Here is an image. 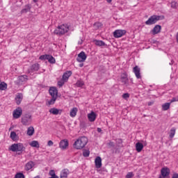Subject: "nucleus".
Masks as SVG:
<instances>
[{"label": "nucleus", "instance_id": "obj_36", "mask_svg": "<svg viewBox=\"0 0 178 178\" xmlns=\"http://www.w3.org/2000/svg\"><path fill=\"white\" fill-rule=\"evenodd\" d=\"M49 176H51V177L49 178H59L56 174H55V170H51L49 172Z\"/></svg>", "mask_w": 178, "mask_h": 178}, {"label": "nucleus", "instance_id": "obj_39", "mask_svg": "<svg viewBox=\"0 0 178 178\" xmlns=\"http://www.w3.org/2000/svg\"><path fill=\"white\" fill-rule=\"evenodd\" d=\"M66 81L62 78L60 81H58V86H59V87H63Z\"/></svg>", "mask_w": 178, "mask_h": 178}, {"label": "nucleus", "instance_id": "obj_47", "mask_svg": "<svg viewBox=\"0 0 178 178\" xmlns=\"http://www.w3.org/2000/svg\"><path fill=\"white\" fill-rule=\"evenodd\" d=\"M47 145L49 147H52V145H54V142H52V140H49L47 143Z\"/></svg>", "mask_w": 178, "mask_h": 178}, {"label": "nucleus", "instance_id": "obj_26", "mask_svg": "<svg viewBox=\"0 0 178 178\" xmlns=\"http://www.w3.org/2000/svg\"><path fill=\"white\" fill-rule=\"evenodd\" d=\"M78 111L77 108L74 107L70 112V116H71V118H75L76 115H77Z\"/></svg>", "mask_w": 178, "mask_h": 178}, {"label": "nucleus", "instance_id": "obj_55", "mask_svg": "<svg viewBox=\"0 0 178 178\" xmlns=\"http://www.w3.org/2000/svg\"><path fill=\"white\" fill-rule=\"evenodd\" d=\"M33 2L35 3L38 2V0H33Z\"/></svg>", "mask_w": 178, "mask_h": 178}, {"label": "nucleus", "instance_id": "obj_40", "mask_svg": "<svg viewBox=\"0 0 178 178\" xmlns=\"http://www.w3.org/2000/svg\"><path fill=\"white\" fill-rule=\"evenodd\" d=\"M76 87H83V86H84V81H77V82L76 83Z\"/></svg>", "mask_w": 178, "mask_h": 178}, {"label": "nucleus", "instance_id": "obj_27", "mask_svg": "<svg viewBox=\"0 0 178 178\" xmlns=\"http://www.w3.org/2000/svg\"><path fill=\"white\" fill-rule=\"evenodd\" d=\"M94 42L97 47H105L106 45L102 40H95Z\"/></svg>", "mask_w": 178, "mask_h": 178}, {"label": "nucleus", "instance_id": "obj_10", "mask_svg": "<svg viewBox=\"0 0 178 178\" xmlns=\"http://www.w3.org/2000/svg\"><path fill=\"white\" fill-rule=\"evenodd\" d=\"M121 82L124 85V86H129V78L127 77V74L123 73L121 74L120 77Z\"/></svg>", "mask_w": 178, "mask_h": 178}, {"label": "nucleus", "instance_id": "obj_52", "mask_svg": "<svg viewBox=\"0 0 178 178\" xmlns=\"http://www.w3.org/2000/svg\"><path fill=\"white\" fill-rule=\"evenodd\" d=\"M108 3H111V2H112V0H106Z\"/></svg>", "mask_w": 178, "mask_h": 178}, {"label": "nucleus", "instance_id": "obj_28", "mask_svg": "<svg viewBox=\"0 0 178 178\" xmlns=\"http://www.w3.org/2000/svg\"><path fill=\"white\" fill-rule=\"evenodd\" d=\"M31 70L33 72H38L40 70V64L35 63L31 67Z\"/></svg>", "mask_w": 178, "mask_h": 178}, {"label": "nucleus", "instance_id": "obj_33", "mask_svg": "<svg viewBox=\"0 0 178 178\" xmlns=\"http://www.w3.org/2000/svg\"><path fill=\"white\" fill-rule=\"evenodd\" d=\"M47 60L49 63H51V64L56 63V60H55V58H54V56H52L51 55H49Z\"/></svg>", "mask_w": 178, "mask_h": 178}, {"label": "nucleus", "instance_id": "obj_41", "mask_svg": "<svg viewBox=\"0 0 178 178\" xmlns=\"http://www.w3.org/2000/svg\"><path fill=\"white\" fill-rule=\"evenodd\" d=\"M83 156H85V158H88V156H90V151L84 150L83 152Z\"/></svg>", "mask_w": 178, "mask_h": 178}, {"label": "nucleus", "instance_id": "obj_3", "mask_svg": "<svg viewBox=\"0 0 178 178\" xmlns=\"http://www.w3.org/2000/svg\"><path fill=\"white\" fill-rule=\"evenodd\" d=\"M24 149H26V147L22 143H14L9 147V150L13 152H20L24 151Z\"/></svg>", "mask_w": 178, "mask_h": 178}, {"label": "nucleus", "instance_id": "obj_23", "mask_svg": "<svg viewBox=\"0 0 178 178\" xmlns=\"http://www.w3.org/2000/svg\"><path fill=\"white\" fill-rule=\"evenodd\" d=\"M35 165V164L31 161L28 162L25 165V170H30L31 169H33Z\"/></svg>", "mask_w": 178, "mask_h": 178}, {"label": "nucleus", "instance_id": "obj_50", "mask_svg": "<svg viewBox=\"0 0 178 178\" xmlns=\"http://www.w3.org/2000/svg\"><path fill=\"white\" fill-rule=\"evenodd\" d=\"M98 133H101L102 131V129L101 128H97Z\"/></svg>", "mask_w": 178, "mask_h": 178}, {"label": "nucleus", "instance_id": "obj_15", "mask_svg": "<svg viewBox=\"0 0 178 178\" xmlns=\"http://www.w3.org/2000/svg\"><path fill=\"white\" fill-rule=\"evenodd\" d=\"M161 30H162V26H161V25H156L152 30V33L155 35V34H159V33H161Z\"/></svg>", "mask_w": 178, "mask_h": 178}, {"label": "nucleus", "instance_id": "obj_16", "mask_svg": "<svg viewBox=\"0 0 178 178\" xmlns=\"http://www.w3.org/2000/svg\"><path fill=\"white\" fill-rule=\"evenodd\" d=\"M133 72L136 79H141V74L140 73V67H138V66H135L133 69Z\"/></svg>", "mask_w": 178, "mask_h": 178}, {"label": "nucleus", "instance_id": "obj_6", "mask_svg": "<svg viewBox=\"0 0 178 178\" xmlns=\"http://www.w3.org/2000/svg\"><path fill=\"white\" fill-rule=\"evenodd\" d=\"M126 33V30L118 29L113 32V37H115V38H120V37L125 35Z\"/></svg>", "mask_w": 178, "mask_h": 178}, {"label": "nucleus", "instance_id": "obj_30", "mask_svg": "<svg viewBox=\"0 0 178 178\" xmlns=\"http://www.w3.org/2000/svg\"><path fill=\"white\" fill-rule=\"evenodd\" d=\"M176 127H172L171 128L170 131V138H173V137H175V136L176 135Z\"/></svg>", "mask_w": 178, "mask_h": 178}, {"label": "nucleus", "instance_id": "obj_46", "mask_svg": "<svg viewBox=\"0 0 178 178\" xmlns=\"http://www.w3.org/2000/svg\"><path fill=\"white\" fill-rule=\"evenodd\" d=\"M178 102V96L173 97L170 101V104H172V102Z\"/></svg>", "mask_w": 178, "mask_h": 178}, {"label": "nucleus", "instance_id": "obj_54", "mask_svg": "<svg viewBox=\"0 0 178 178\" xmlns=\"http://www.w3.org/2000/svg\"><path fill=\"white\" fill-rule=\"evenodd\" d=\"M118 140L119 141V143H122V139H118Z\"/></svg>", "mask_w": 178, "mask_h": 178}, {"label": "nucleus", "instance_id": "obj_19", "mask_svg": "<svg viewBox=\"0 0 178 178\" xmlns=\"http://www.w3.org/2000/svg\"><path fill=\"white\" fill-rule=\"evenodd\" d=\"M70 76H72V71H67L63 74L62 79L67 82V80H69V77H70Z\"/></svg>", "mask_w": 178, "mask_h": 178}, {"label": "nucleus", "instance_id": "obj_4", "mask_svg": "<svg viewBox=\"0 0 178 178\" xmlns=\"http://www.w3.org/2000/svg\"><path fill=\"white\" fill-rule=\"evenodd\" d=\"M31 122H33V120L31 118V115L30 114H25L22 116L21 120V123H22L24 126H30Z\"/></svg>", "mask_w": 178, "mask_h": 178}, {"label": "nucleus", "instance_id": "obj_56", "mask_svg": "<svg viewBox=\"0 0 178 178\" xmlns=\"http://www.w3.org/2000/svg\"><path fill=\"white\" fill-rule=\"evenodd\" d=\"M12 129H13V127H10L9 128V131H10V130H12Z\"/></svg>", "mask_w": 178, "mask_h": 178}, {"label": "nucleus", "instance_id": "obj_25", "mask_svg": "<svg viewBox=\"0 0 178 178\" xmlns=\"http://www.w3.org/2000/svg\"><path fill=\"white\" fill-rule=\"evenodd\" d=\"M68 175H69V170L67 169H63L60 172V177L67 178Z\"/></svg>", "mask_w": 178, "mask_h": 178}, {"label": "nucleus", "instance_id": "obj_38", "mask_svg": "<svg viewBox=\"0 0 178 178\" xmlns=\"http://www.w3.org/2000/svg\"><path fill=\"white\" fill-rule=\"evenodd\" d=\"M49 56V54H45V55H42L40 56L39 59H40V60H48V58Z\"/></svg>", "mask_w": 178, "mask_h": 178}, {"label": "nucleus", "instance_id": "obj_44", "mask_svg": "<svg viewBox=\"0 0 178 178\" xmlns=\"http://www.w3.org/2000/svg\"><path fill=\"white\" fill-rule=\"evenodd\" d=\"M171 8H172L173 9H176V8H177V2L172 1L171 2Z\"/></svg>", "mask_w": 178, "mask_h": 178}, {"label": "nucleus", "instance_id": "obj_8", "mask_svg": "<svg viewBox=\"0 0 178 178\" xmlns=\"http://www.w3.org/2000/svg\"><path fill=\"white\" fill-rule=\"evenodd\" d=\"M161 173L160 177L168 178V176L170 175V170L168 167L163 168H161Z\"/></svg>", "mask_w": 178, "mask_h": 178}, {"label": "nucleus", "instance_id": "obj_13", "mask_svg": "<svg viewBox=\"0 0 178 178\" xmlns=\"http://www.w3.org/2000/svg\"><path fill=\"white\" fill-rule=\"evenodd\" d=\"M49 92L51 97H56V98H58V89L55 87L50 88Z\"/></svg>", "mask_w": 178, "mask_h": 178}, {"label": "nucleus", "instance_id": "obj_43", "mask_svg": "<svg viewBox=\"0 0 178 178\" xmlns=\"http://www.w3.org/2000/svg\"><path fill=\"white\" fill-rule=\"evenodd\" d=\"M126 178H131V177H134V173H133V172H129L127 174Z\"/></svg>", "mask_w": 178, "mask_h": 178}, {"label": "nucleus", "instance_id": "obj_5", "mask_svg": "<svg viewBox=\"0 0 178 178\" xmlns=\"http://www.w3.org/2000/svg\"><path fill=\"white\" fill-rule=\"evenodd\" d=\"M161 17L159 15H152L145 22V24H147V26L155 24L156 22H159V20H161Z\"/></svg>", "mask_w": 178, "mask_h": 178}, {"label": "nucleus", "instance_id": "obj_32", "mask_svg": "<svg viewBox=\"0 0 178 178\" xmlns=\"http://www.w3.org/2000/svg\"><path fill=\"white\" fill-rule=\"evenodd\" d=\"M33 134H34V127H30L27 129V135L31 136Z\"/></svg>", "mask_w": 178, "mask_h": 178}, {"label": "nucleus", "instance_id": "obj_11", "mask_svg": "<svg viewBox=\"0 0 178 178\" xmlns=\"http://www.w3.org/2000/svg\"><path fill=\"white\" fill-rule=\"evenodd\" d=\"M61 149H66L69 147V141L67 140H62L59 143Z\"/></svg>", "mask_w": 178, "mask_h": 178}, {"label": "nucleus", "instance_id": "obj_24", "mask_svg": "<svg viewBox=\"0 0 178 178\" xmlns=\"http://www.w3.org/2000/svg\"><path fill=\"white\" fill-rule=\"evenodd\" d=\"M143 148H144V145H143V143L138 142L136 144V149L137 152H141Z\"/></svg>", "mask_w": 178, "mask_h": 178}, {"label": "nucleus", "instance_id": "obj_17", "mask_svg": "<svg viewBox=\"0 0 178 178\" xmlns=\"http://www.w3.org/2000/svg\"><path fill=\"white\" fill-rule=\"evenodd\" d=\"M49 112L51 113L52 115H61L62 114V110H59L56 108H51Z\"/></svg>", "mask_w": 178, "mask_h": 178}, {"label": "nucleus", "instance_id": "obj_7", "mask_svg": "<svg viewBox=\"0 0 178 178\" xmlns=\"http://www.w3.org/2000/svg\"><path fill=\"white\" fill-rule=\"evenodd\" d=\"M13 115L14 119H19V118L23 115V110H22V108L17 107L15 110H14Z\"/></svg>", "mask_w": 178, "mask_h": 178}, {"label": "nucleus", "instance_id": "obj_45", "mask_svg": "<svg viewBox=\"0 0 178 178\" xmlns=\"http://www.w3.org/2000/svg\"><path fill=\"white\" fill-rule=\"evenodd\" d=\"M122 98L124 99H127L128 98H130V94H129V93H124L122 95Z\"/></svg>", "mask_w": 178, "mask_h": 178}, {"label": "nucleus", "instance_id": "obj_2", "mask_svg": "<svg viewBox=\"0 0 178 178\" xmlns=\"http://www.w3.org/2000/svg\"><path fill=\"white\" fill-rule=\"evenodd\" d=\"M69 31V25L68 24H62L58 26L54 30V34L56 35H63V34H66Z\"/></svg>", "mask_w": 178, "mask_h": 178}, {"label": "nucleus", "instance_id": "obj_21", "mask_svg": "<svg viewBox=\"0 0 178 178\" xmlns=\"http://www.w3.org/2000/svg\"><path fill=\"white\" fill-rule=\"evenodd\" d=\"M5 90H8V83L0 79V91H5Z\"/></svg>", "mask_w": 178, "mask_h": 178}, {"label": "nucleus", "instance_id": "obj_9", "mask_svg": "<svg viewBox=\"0 0 178 178\" xmlns=\"http://www.w3.org/2000/svg\"><path fill=\"white\" fill-rule=\"evenodd\" d=\"M86 59H87V55L84 51H81L78 54V57L76 58L77 62L81 63V62H86Z\"/></svg>", "mask_w": 178, "mask_h": 178}, {"label": "nucleus", "instance_id": "obj_51", "mask_svg": "<svg viewBox=\"0 0 178 178\" xmlns=\"http://www.w3.org/2000/svg\"><path fill=\"white\" fill-rule=\"evenodd\" d=\"M83 66H84V63L79 64V67H83Z\"/></svg>", "mask_w": 178, "mask_h": 178}, {"label": "nucleus", "instance_id": "obj_34", "mask_svg": "<svg viewBox=\"0 0 178 178\" xmlns=\"http://www.w3.org/2000/svg\"><path fill=\"white\" fill-rule=\"evenodd\" d=\"M170 104L171 103H165L162 105V110L163 111H168L169 108H170Z\"/></svg>", "mask_w": 178, "mask_h": 178}, {"label": "nucleus", "instance_id": "obj_42", "mask_svg": "<svg viewBox=\"0 0 178 178\" xmlns=\"http://www.w3.org/2000/svg\"><path fill=\"white\" fill-rule=\"evenodd\" d=\"M15 178H24V175L22 172H18L15 175Z\"/></svg>", "mask_w": 178, "mask_h": 178}, {"label": "nucleus", "instance_id": "obj_12", "mask_svg": "<svg viewBox=\"0 0 178 178\" xmlns=\"http://www.w3.org/2000/svg\"><path fill=\"white\" fill-rule=\"evenodd\" d=\"M88 119L89 122H95V119H97V114L94 111H91L88 114Z\"/></svg>", "mask_w": 178, "mask_h": 178}, {"label": "nucleus", "instance_id": "obj_29", "mask_svg": "<svg viewBox=\"0 0 178 178\" xmlns=\"http://www.w3.org/2000/svg\"><path fill=\"white\" fill-rule=\"evenodd\" d=\"M29 145L33 148H38L40 147V143L37 140H33L29 143Z\"/></svg>", "mask_w": 178, "mask_h": 178}, {"label": "nucleus", "instance_id": "obj_18", "mask_svg": "<svg viewBox=\"0 0 178 178\" xmlns=\"http://www.w3.org/2000/svg\"><path fill=\"white\" fill-rule=\"evenodd\" d=\"M22 101H23V95L22 93H19L15 97V102L17 105H20V104H22Z\"/></svg>", "mask_w": 178, "mask_h": 178}, {"label": "nucleus", "instance_id": "obj_20", "mask_svg": "<svg viewBox=\"0 0 178 178\" xmlns=\"http://www.w3.org/2000/svg\"><path fill=\"white\" fill-rule=\"evenodd\" d=\"M27 76L26 75H22L18 77V84H22L24 81H27Z\"/></svg>", "mask_w": 178, "mask_h": 178}, {"label": "nucleus", "instance_id": "obj_31", "mask_svg": "<svg viewBox=\"0 0 178 178\" xmlns=\"http://www.w3.org/2000/svg\"><path fill=\"white\" fill-rule=\"evenodd\" d=\"M93 27H94L95 30H98V29H101V27H102V23L99 22H95L93 24Z\"/></svg>", "mask_w": 178, "mask_h": 178}, {"label": "nucleus", "instance_id": "obj_35", "mask_svg": "<svg viewBox=\"0 0 178 178\" xmlns=\"http://www.w3.org/2000/svg\"><path fill=\"white\" fill-rule=\"evenodd\" d=\"M31 7L29 5L25 6V8L21 10V13H27V12L30 11Z\"/></svg>", "mask_w": 178, "mask_h": 178}, {"label": "nucleus", "instance_id": "obj_1", "mask_svg": "<svg viewBox=\"0 0 178 178\" xmlns=\"http://www.w3.org/2000/svg\"><path fill=\"white\" fill-rule=\"evenodd\" d=\"M88 143V138L86 136L79 137L73 144L75 149H83Z\"/></svg>", "mask_w": 178, "mask_h": 178}, {"label": "nucleus", "instance_id": "obj_49", "mask_svg": "<svg viewBox=\"0 0 178 178\" xmlns=\"http://www.w3.org/2000/svg\"><path fill=\"white\" fill-rule=\"evenodd\" d=\"M172 178H178V174L177 173L173 174Z\"/></svg>", "mask_w": 178, "mask_h": 178}, {"label": "nucleus", "instance_id": "obj_14", "mask_svg": "<svg viewBox=\"0 0 178 178\" xmlns=\"http://www.w3.org/2000/svg\"><path fill=\"white\" fill-rule=\"evenodd\" d=\"M95 163L97 169H99L102 167V159L100 156L96 157Z\"/></svg>", "mask_w": 178, "mask_h": 178}, {"label": "nucleus", "instance_id": "obj_53", "mask_svg": "<svg viewBox=\"0 0 178 178\" xmlns=\"http://www.w3.org/2000/svg\"><path fill=\"white\" fill-rule=\"evenodd\" d=\"M152 104H154V103L149 102V103H148V106H151V105H152Z\"/></svg>", "mask_w": 178, "mask_h": 178}, {"label": "nucleus", "instance_id": "obj_48", "mask_svg": "<svg viewBox=\"0 0 178 178\" xmlns=\"http://www.w3.org/2000/svg\"><path fill=\"white\" fill-rule=\"evenodd\" d=\"M107 145H108L109 147H115V143L110 141L108 143H107Z\"/></svg>", "mask_w": 178, "mask_h": 178}, {"label": "nucleus", "instance_id": "obj_22", "mask_svg": "<svg viewBox=\"0 0 178 178\" xmlns=\"http://www.w3.org/2000/svg\"><path fill=\"white\" fill-rule=\"evenodd\" d=\"M10 138L13 140V141H18L19 140V136L16 134L15 131H11L10 135Z\"/></svg>", "mask_w": 178, "mask_h": 178}, {"label": "nucleus", "instance_id": "obj_37", "mask_svg": "<svg viewBox=\"0 0 178 178\" xmlns=\"http://www.w3.org/2000/svg\"><path fill=\"white\" fill-rule=\"evenodd\" d=\"M57 99L58 97H53L48 102V105H54V104H55V102H56Z\"/></svg>", "mask_w": 178, "mask_h": 178}]
</instances>
